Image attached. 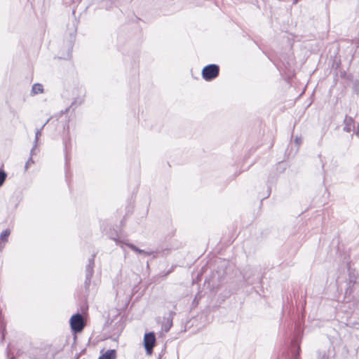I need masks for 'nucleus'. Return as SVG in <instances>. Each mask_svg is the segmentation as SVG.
Here are the masks:
<instances>
[{
  "label": "nucleus",
  "instance_id": "obj_1",
  "mask_svg": "<svg viewBox=\"0 0 359 359\" xmlns=\"http://www.w3.org/2000/svg\"><path fill=\"white\" fill-rule=\"evenodd\" d=\"M112 240H114L116 243V245L120 246L123 250H124V245H126L129 247L133 251L137 252L139 254L143 255L144 256H149V255H154V257H156V254L157 252L156 251H145L144 250H141L133 243H130L128 242V241L122 240L119 237H114L111 238Z\"/></svg>",
  "mask_w": 359,
  "mask_h": 359
},
{
  "label": "nucleus",
  "instance_id": "obj_2",
  "mask_svg": "<svg viewBox=\"0 0 359 359\" xmlns=\"http://www.w3.org/2000/svg\"><path fill=\"white\" fill-rule=\"evenodd\" d=\"M219 73V67L215 64L205 66L202 69V77L206 81H210L217 78Z\"/></svg>",
  "mask_w": 359,
  "mask_h": 359
},
{
  "label": "nucleus",
  "instance_id": "obj_3",
  "mask_svg": "<svg viewBox=\"0 0 359 359\" xmlns=\"http://www.w3.org/2000/svg\"><path fill=\"white\" fill-rule=\"evenodd\" d=\"M69 323L71 328L74 332H81L86 325L83 317L79 313L73 315L70 318Z\"/></svg>",
  "mask_w": 359,
  "mask_h": 359
},
{
  "label": "nucleus",
  "instance_id": "obj_4",
  "mask_svg": "<svg viewBox=\"0 0 359 359\" xmlns=\"http://www.w3.org/2000/svg\"><path fill=\"white\" fill-rule=\"evenodd\" d=\"M95 255H93L91 257L88 259V264L86 266V270H85V282H84V286L86 290L88 289L90 285L91 278L94 273V266H95Z\"/></svg>",
  "mask_w": 359,
  "mask_h": 359
},
{
  "label": "nucleus",
  "instance_id": "obj_5",
  "mask_svg": "<svg viewBox=\"0 0 359 359\" xmlns=\"http://www.w3.org/2000/svg\"><path fill=\"white\" fill-rule=\"evenodd\" d=\"M299 341L297 337L292 341L291 353L293 359H297V356L299 354ZM317 359H328V355L326 351H323L318 352Z\"/></svg>",
  "mask_w": 359,
  "mask_h": 359
},
{
  "label": "nucleus",
  "instance_id": "obj_6",
  "mask_svg": "<svg viewBox=\"0 0 359 359\" xmlns=\"http://www.w3.org/2000/svg\"><path fill=\"white\" fill-rule=\"evenodd\" d=\"M156 344V336L153 332L146 333L144 337V346L147 354L151 355Z\"/></svg>",
  "mask_w": 359,
  "mask_h": 359
},
{
  "label": "nucleus",
  "instance_id": "obj_7",
  "mask_svg": "<svg viewBox=\"0 0 359 359\" xmlns=\"http://www.w3.org/2000/svg\"><path fill=\"white\" fill-rule=\"evenodd\" d=\"M354 128V121L351 116H346L344 120L343 130L345 132L350 133Z\"/></svg>",
  "mask_w": 359,
  "mask_h": 359
},
{
  "label": "nucleus",
  "instance_id": "obj_8",
  "mask_svg": "<svg viewBox=\"0 0 359 359\" xmlns=\"http://www.w3.org/2000/svg\"><path fill=\"white\" fill-rule=\"evenodd\" d=\"M43 86L42 84L41 83H34L32 87V90H31V95L34 96V95H38L39 93H43Z\"/></svg>",
  "mask_w": 359,
  "mask_h": 359
},
{
  "label": "nucleus",
  "instance_id": "obj_9",
  "mask_svg": "<svg viewBox=\"0 0 359 359\" xmlns=\"http://www.w3.org/2000/svg\"><path fill=\"white\" fill-rule=\"evenodd\" d=\"M116 356V351L114 349H109L102 354L98 359H115Z\"/></svg>",
  "mask_w": 359,
  "mask_h": 359
},
{
  "label": "nucleus",
  "instance_id": "obj_10",
  "mask_svg": "<svg viewBox=\"0 0 359 359\" xmlns=\"http://www.w3.org/2000/svg\"><path fill=\"white\" fill-rule=\"evenodd\" d=\"M175 315V311H170V313H169V317L168 318V322L166 323V324L164 325V330L165 332H168L170 327H172V318H173V316Z\"/></svg>",
  "mask_w": 359,
  "mask_h": 359
},
{
  "label": "nucleus",
  "instance_id": "obj_11",
  "mask_svg": "<svg viewBox=\"0 0 359 359\" xmlns=\"http://www.w3.org/2000/svg\"><path fill=\"white\" fill-rule=\"evenodd\" d=\"M50 121V118H48L43 125L42 126L39 128V129H37L36 130V133H35V139H34V143H36V144H38V141H39V137L41 135V131L43 129V128L45 127V126L48 123V121Z\"/></svg>",
  "mask_w": 359,
  "mask_h": 359
},
{
  "label": "nucleus",
  "instance_id": "obj_12",
  "mask_svg": "<svg viewBox=\"0 0 359 359\" xmlns=\"http://www.w3.org/2000/svg\"><path fill=\"white\" fill-rule=\"evenodd\" d=\"M34 161L32 157H29L25 165V170L27 171L33 164Z\"/></svg>",
  "mask_w": 359,
  "mask_h": 359
},
{
  "label": "nucleus",
  "instance_id": "obj_13",
  "mask_svg": "<svg viewBox=\"0 0 359 359\" xmlns=\"http://www.w3.org/2000/svg\"><path fill=\"white\" fill-rule=\"evenodd\" d=\"M6 173L3 170H0V187L3 185L6 178Z\"/></svg>",
  "mask_w": 359,
  "mask_h": 359
},
{
  "label": "nucleus",
  "instance_id": "obj_14",
  "mask_svg": "<svg viewBox=\"0 0 359 359\" xmlns=\"http://www.w3.org/2000/svg\"><path fill=\"white\" fill-rule=\"evenodd\" d=\"M37 145H38V144L34 143V145L30 151V156L29 157L32 158V156L36 154L35 149H36Z\"/></svg>",
  "mask_w": 359,
  "mask_h": 359
},
{
  "label": "nucleus",
  "instance_id": "obj_15",
  "mask_svg": "<svg viewBox=\"0 0 359 359\" xmlns=\"http://www.w3.org/2000/svg\"><path fill=\"white\" fill-rule=\"evenodd\" d=\"M294 141H295V142H296L297 144H298L301 143V139H300V138H299V137H296V138H295V140H294Z\"/></svg>",
  "mask_w": 359,
  "mask_h": 359
},
{
  "label": "nucleus",
  "instance_id": "obj_16",
  "mask_svg": "<svg viewBox=\"0 0 359 359\" xmlns=\"http://www.w3.org/2000/svg\"><path fill=\"white\" fill-rule=\"evenodd\" d=\"M69 108H70V107L67 108V109H66L65 110H64V111H63V110H62V111H60V114H63L67 113V112L69 110Z\"/></svg>",
  "mask_w": 359,
  "mask_h": 359
},
{
  "label": "nucleus",
  "instance_id": "obj_17",
  "mask_svg": "<svg viewBox=\"0 0 359 359\" xmlns=\"http://www.w3.org/2000/svg\"><path fill=\"white\" fill-rule=\"evenodd\" d=\"M355 135L357 136H359V123H358V125L357 130L355 131Z\"/></svg>",
  "mask_w": 359,
  "mask_h": 359
},
{
  "label": "nucleus",
  "instance_id": "obj_18",
  "mask_svg": "<svg viewBox=\"0 0 359 359\" xmlns=\"http://www.w3.org/2000/svg\"><path fill=\"white\" fill-rule=\"evenodd\" d=\"M75 102H76V101H75V102H72V105L70 106V107H72V106L74 104V103H75Z\"/></svg>",
  "mask_w": 359,
  "mask_h": 359
},
{
  "label": "nucleus",
  "instance_id": "obj_19",
  "mask_svg": "<svg viewBox=\"0 0 359 359\" xmlns=\"http://www.w3.org/2000/svg\"><path fill=\"white\" fill-rule=\"evenodd\" d=\"M298 330H299V332H301V327H299Z\"/></svg>",
  "mask_w": 359,
  "mask_h": 359
},
{
  "label": "nucleus",
  "instance_id": "obj_20",
  "mask_svg": "<svg viewBox=\"0 0 359 359\" xmlns=\"http://www.w3.org/2000/svg\"><path fill=\"white\" fill-rule=\"evenodd\" d=\"M158 359H161L160 358Z\"/></svg>",
  "mask_w": 359,
  "mask_h": 359
}]
</instances>
